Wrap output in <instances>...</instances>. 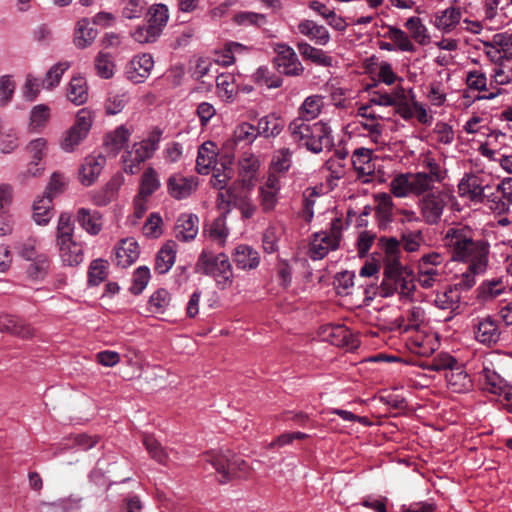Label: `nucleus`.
<instances>
[{"mask_svg":"<svg viewBox=\"0 0 512 512\" xmlns=\"http://www.w3.org/2000/svg\"><path fill=\"white\" fill-rule=\"evenodd\" d=\"M448 388L455 393H466L473 387L472 379L461 364L445 373Z\"/></svg>","mask_w":512,"mask_h":512,"instance_id":"6ab92c4d","label":"nucleus"},{"mask_svg":"<svg viewBox=\"0 0 512 512\" xmlns=\"http://www.w3.org/2000/svg\"><path fill=\"white\" fill-rule=\"evenodd\" d=\"M50 118V109L45 104H39L33 107L30 113V126L34 130L44 128Z\"/></svg>","mask_w":512,"mask_h":512,"instance_id":"13d9d810","label":"nucleus"},{"mask_svg":"<svg viewBox=\"0 0 512 512\" xmlns=\"http://www.w3.org/2000/svg\"><path fill=\"white\" fill-rule=\"evenodd\" d=\"M284 127V120L275 113H271L259 119L256 129L258 136L269 138L278 136Z\"/></svg>","mask_w":512,"mask_h":512,"instance_id":"c85d7f7f","label":"nucleus"},{"mask_svg":"<svg viewBox=\"0 0 512 512\" xmlns=\"http://www.w3.org/2000/svg\"><path fill=\"white\" fill-rule=\"evenodd\" d=\"M217 153L215 144L212 142L203 143L198 149L196 169L199 174L206 175L215 164Z\"/></svg>","mask_w":512,"mask_h":512,"instance_id":"7c9ffc66","label":"nucleus"},{"mask_svg":"<svg viewBox=\"0 0 512 512\" xmlns=\"http://www.w3.org/2000/svg\"><path fill=\"white\" fill-rule=\"evenodd\" d=\"M232 259L237 268L242 270L255 269L260 263L258 251L246 244H240L234 249Z\"/></svg>","mask_w":512,"mask_h":512,"instance_id":"aec40b11","label":"nucleus"},{"mask_svg":"<svg viewBox=\"0 0 512 512\" xmlns=\"http://www.w3.org/2000/svg\"><path fill=\"white\" fill-rule=\"evenodd\" d=\"M43 87L45 88L43 81L29 74L22 89L23 97L28 101H33L37 98Z\"/></svg>","mask_w":512,"mask_h":512,"instance_id":"0e129e2a","label":"nucleus"},{"mask_svg":"<svg viewBox=\"0 0 512 512\" xmlns=\"http://www.w3.org/2000/svg\"><path fill=\"white\" fill-rule=\"evenodd\" d=\"M143 444L153 459L161 464H167L169 458L168 453L154 437L149 435L144 436Z\"/></svg>","mask_w":512,"mask_h":512,"instance_id":"6e6d98bb","label":"nucleus"},{"mask_svg":"<svg viewBox=\"0 0 512 512\" xmlns=\"http://www.w3.org/2000/svg\"><path fill=\"white\" fill-rule=\"evenodd\" d=\"M341 236V221L335 219L331 223L330 232L315 233L309 245V257L316 261L323 259L329 251L338 249Z\"/></svg>","mask_w":512,"mask_h":512,"instance_id":"0eeeda50","label":"nucleus"},{"mask_svg":"<svg viewBox=\"0 0 512 512\" xmlns=\"http://www.w3.org/2000/svg\"><path fill=\"white\" fill-rule=\"evenodd\" d=\"M105 163L106 158L100 154L86 157L80 168L81 183L86 186L91 185L100 175Z\"/></svg>","mask_w":512,"mask_h":512,"instance_id":"412c9836","label":"nucleus"},{"mask_svg":"<svg viewBox=\"0 0 512 512\" xmlns=\"http://www.w3.org/2000/svg\"><path fill=\"white\" fill-rule=\"evenodd\" d=\"M92 125V118L89 112L80 110L76 115L75 123L64 134L60 142L65 152H73L76 147L86 138Z\"/></svg>","mask_w":512,"mask_h":512,"instance_id":"9d476101","label":"nucleus"},{"mask_svg":"<svg viewBox=\"0 0 512 512\" xmlns=\"http://www.w3.org/2000/svg\"><path fill=\"white\" fill-rule=\"evenodd\" d=\"M283 235V228L277 225H269L262 236V245L266 253H274L278 250V242Z\"/></svg>","mask_w":512,"mask_h":512,"instance_id":"a19ab883","label":"nucleus"},{"mask_svg":"<svg viewBox=\"0 0 512 512\" xmlns=\"http://www.w3.org/2000/svg\"><path fill=\"white\" fill-rule=\"evenodd\" d=\"M489 184L485 179L477 174H465L458 184V193L460 197L466 198L475 203H482L487 197L486 190Z\"/></svg>","mask_w":512,"mask_h":512,"instance_id":"9b49d317","label":"nucleus"},{"mask_svg":"<svg viewBox=\"0 0 512 512\" xmlns=\"http://www.w3.org/2000/svg\"><path fill=\"white\" fill-rule=\"evenodd\" d=\"M76 220L90 235H97L102 230V216L98 211L80 208L77 211Z\"/></svg>","mask_w":512,"mask_h":512,"instance_id":"a878e982","label":"nucleus"},{"mask_svg":"<svg viewBox=\"0 0 512 512\" xmlns=\"http://www.w3.org/2000/svg\"><path fill=\"white\" fill-rule=\"evenodd\" d=\"M159 187L160 180L157 172L151 167L147 168L141 177L140 190L138 194L149 198L159 189Z\"/></svg>","mask_w":512,"mask_h":512,"instance_id":"37998d69","label":"nucleus"},{"mask_svg":"<svg viewBox=\"0 0 512 512\" xmlns=\"http://www.w3.org/2000/svg\"><path fill=\"white\" fill-rule=\"evenodd\" d=\"M254 79L257 83L265 85L268 88H278L281 87L283 83L282 78L275 75L266 66H261L256 70Z\"/></svg>","mask_w":512,"mask_h":512,"instance_id":"4d7b16f0","label":"nucleus"},{"mask_svg":"<svg viewBox=\"0 0 512 512\" xmlns=\"http://www.w3.org/2000/svg\"><path fill=\"white\" fill-rule=\"evenodd\" d=\"M376 216L378 218L380 228H386L392 221L393 201L391 195L381 193L377 196Z\"/></svg>","mask_w":512,"mask_h":512,"instance_id":"4c0bfd02","label":"nucleus"},{"mask_svg":"<svg viewBox=\"0 0 512 512\" xmlns=\"http://www.w3.org/2000/svg\"><path fill=\"white\" fill-rule=\"evenodd\" d=\"M0 331L9 332L22 338H29L34 333L31 326L9 315H0Z\"/></svg>","mask_w":512,"mask_h":512,"instance_id":"2f4dec72","label":"nucleus"},{"mask_svg":"<svg viewBox=\"0 0 512 512\" xmlns=\"http://www.w3.org/2000/svg\"><path fill=\"white\" fill-rule=\"evenodd\" d=\"M288 130L294 142L313 153H320L333 146L332 130L325 122L295 118L290 122Z\"/></svg>","mask_w":512,"mask_h":512,"instance_id":"f03ea898","label":"nucleus"},{"mask_svg":"<svg viewBox=\"0 0 512 512\" xmlns=\"http://www.w3.org/2000/svg\"><path fill=\"white\" fill-rule=\"evenodd\" d=\"M177 244L174 241L166 242L158 251L155 258L154 269L158 274L167 273L175 263Z\"/></svg>","mask_w":512,"mask_h":512,"instance_id":"bb28decb","label":"nucleus"},{"mask_svg":"<svg viewBox=\"0 0 512 512\" xmlns=\"http://www.w3.org/2000/svg\"><path fill=\"white\" fill-rule=\"evenodd\" d=\"M70 68V62L62 61L53 65L46 73L45 78L42 80L45 88L50 90L58 86L62 75Z\"/></svg>","mask_w":512,"mask_h":512,"instance_id":"8fccbe9b","label":"nucleus"},{"mask_svg":"<svg viewBox=\"0 0 512 512\" xmlns=\"http://www.w3.org/2000/svg\"><path fill=\"white\" fill-rule=\"evenodd\" d=\"M67 98L79 106L88 100V87L86 80L81 76H74L67 87Z\"/></svg>","mask_w":512,"mask_h":512,"instance_id":"473e14b6","label":"nucleus"},{"mask_svg":"<svg viewBox=\"0 0 512 512\" xmlns=\"http://www.w3.org/2000/svg\"><path fill=\"white\" fill-rule=\"evenodd\" d=\"M293 152L286 147L276 150L271 161V169L277 173L287 172L292 164Z\"/></svg>","mask_w":512,"mask_h":512,"instance_id":"c03bdc74","label":"nucleus"},{"mask_svg":"<svg viewBox=\"0 0 512 512\" xmlns=\"http://www.w3.org/2000/svg\"><path fill=\"white\" fill-rule=\"evenodd\" d=\"M373 151L368 148L359 147L355 149L351 156V162L357 177L363 182H368L369 177L375 173L376 165L373 160Z\"/></svg>","mask_w":512,"mask_h":512,"instance_id":"2eb2a0df","label":"nucleus"},{"mask_svg":"<svg viewBox=\"0 0 512 512\" xmlns=\"http://www.w3.org/2000/svg\"><path fill=\"white\" fill-rule=\"evenodd\" d=\"M461 294L453 286H448L441 291H437L433 304L438 309L448 311L450 316L446 320L452 319L453 316L459 314Z\"/></svg>","mask_w":512,"mask_h":512,"instance_id":"f3484780","label":"nucleus"},{"mask_svg":"<svg viewBox=\"0 0 512 512\" xmlns=\"http://www.w3.org/2000/svg\"><path fill=\"white\" fill-rule=\"evenodd\" d=\"M384 36L389 38L393 42V45L400 51L415 52L416 50L409 36L397 27L389 26Z\"/></svg>","mask_w":512,"mask_h":512,"instance_id":"ea45409f","label":"nucleus"},{"mask_svg":"<svg viewBox=\"0 0 512 512\" xmlns=\"http://www.w3.org/2000/svg\"><path fill=\"white\" fill-rule=\"evenodd\" d=\"M88 275L90 285H99L107 276V262L102 259L93 260Z\"/></svg>","mask_w":512,"mask_h":512,"instance_id":"680f3d73","label":"nucleus"},{"mask_svg":"<svg viewBox=\"0 0 512 512\" xmlns=\"http://www.w3.org/2000/svg\"><path fill=\"white\" fill-rule=\"evenodd\" d=\"M196 271L212 277L219 289H226L233 284L232 265L225 253L215 254L207 248L203 249L196 262Z\"/></svg>","mask_w":512,"mask_h":512,"instance_id":"20e7f679","label":"nucleus"},{"mask_svg":"<svg viewBox=\"0 0 512 512\" xmlns=\"http://www.w3.org/2000/svg\"><path fill=\"white\" fill-rule=\"evenodd\" d=\"M53 215L52 197L44 194L33 204V219L38 225H46Z\"/></svg>","mask_w":512,"mask_h":512,"instance_id":"e433bc0d","label":"nucleus"},{"mask_svg":"<svg viewBox=\"0 0 512 512\" xmlns=\"http://www.w3.org/2000/svg\"><path fill=\"white\" fill-rule=\"evenodd\" d=\"M259 169V160L252 154H244L238 163V172L244 185H249Z\"/></svg>","mask_w":512,"mask_h":512,"instance_id":"c9c22d12","label":"nucleus"},{"mask_svg":"<svg viewBox=\"0 0 512 512\" xmlns=\"http://www.w3.org/2000/svg\"><path fill=\"white\" fill-rule=\"evenodd\" d=\"M462 11L458 7H448L438 11L433 20L434 26L443 33H450L460 23Z\"/></svg>","mask_w":512,"mask_h":512,"instance_id":"5701e85b","label":"nucleus"},{"mask_svg":"<svg viewBox=\"0 0 512 512\" xmlns=\"http://www.w3.org/2000/svg\"><path fill=\"white\" fill-rule=\"evenodd\" d=\"M505 291L502 278L484 280L476 289L477 298L481 301L492 300Z\"/></svg>","mask_w":512,"mask_h":512,"instance_id":"72a5a7b5","label":"nucleus"},{"mask_svg":"<svg viewBox=\"0 0 512 512\" xmlns=\"http://www.w3.org/2000/svg\"><path fill=\"white\" fill-rule=\"evenodd\" d=\"M494 47L499 49L506 60H512V34L498 33L493 36Z\"/></svg>","mask_w":512,"mask_h":512,"instance_id":"338daca9","label":"nucleus"},{"mask_svg":"<svg viewBox=\"0 0 512 512\" xmlns=\"http://www.w3.org/2000/svg\"><path fill=\"white\" fill-rule=\"evenodd\" d=\"M320 335L324 341L348 350L356 349L359 345L358 338L344 325H327L321 329Z\"/></svg>","mask_w":512,"mask_h":512,"instance_id":"f8f14e48","label":"nucleus"},{"mask_svg":"<svg viewBox=\"0 0 512 512\" xmlns=\"http://www.w3.org/2000/svg\"><path fill=\"white\" fill-rule=\"evenodd\" d=\"M229 235V230L226 225V216L221 215L217 217L210 226L209 237L217 241L219 246L223 247Z\"/></svg>","mask_w":512,"mask_h":512,"instance_id":"603ef678","label":"nucleus"},{"mask_svg":"<svg viewBox=\"0 0 512 512\" xmlns=\"http://www.w3.org/2000/svg\"><path fill=\"white\" fill-rule=\"evenodd\" d=\"M154 59L149 53L134 56L126 66V76L133 83H143L151 74Z\"/></svg>","mask_w":512,"mask_h":512,"instance_id":"ddd939ff","label":"nucleus"},{"mask_svg":"<svg viewBox=\"0 0 512 512\" xmlns=\"http://www.w3.org/2000/svg\"><path fill=\"white\" fill-rule=\"evenodd\" d=\"M258 136L256 126L243 122L239 124L233 133V139L236 144L241 142L251 144Z\"/></svg>","mask_w":512,"mask_h":512,"instance_id":"5fc2aeb1","label":"nucleus"},{"mask_svg":"<svg viewBox=\"0 0 512 512\" xmlns=\"http://www.w3.org/2000/svg\"><path fill=\"white\" fill-rule=\"evenodd\" d=\"M74 223L68 213H62L58 219L56 245L59 257L65 266H77L83 262V245L73 238Z\"/></svg>","mask_w":512,"mask_h":512,"instance_id":"7ed1b4c3","label":"nucleus"},{"mask_svg":"<svg viewBox=\"0 0 512 512\" xmlns=\"http://www.w3.org/2000/svg\"><path fill=\"white\" fill-rule=\"evenodd\" d=\"M169 19L168 9L163 4H156L149 9L148 24L158 29L161 34Z\"/></svg>","mask_w":512,"mask_h":512,"instance_id":"49530a36","label":"nucleus"},{"mask_svg":"<svg viewBox=\"0 0 512 512\" xmlns=\"http://www.w3.org/2000/svg\"><path fill=\"white\" fill-rule=\"evenodd\" d=\"M206 461L220 475L219 482L222 484L233 478H242L249 474L250 468L247 462L229 449L208 453Z\"/></svg>","mask_w":512,"mask_h":512,"instance_id":"423d86ee","label":"nucleus"},{"mask_svg":"<svg viewBox=\"0 0 512 512\" xmlns=\"http://www.w3.org/2000/svg\"><path fill=\"white\" fill-rule=\"evenodd\" d=\"M297 49L304 60L311 61L322 67H331L333 65V58L331 56L324 50L316 48L305 41L298 42Z\"/></svg>","mask_w":512,"mask_h":512,"instance_id":"393cba45","label":"nucleus"},{"mask_svg":"<svg viewBox=\"0 0 512 512\" xmlns=\"http://www.w3.org/2000/svg\"><path fill=\"white\" fill-rule=\"evenodd\" d=\"M32 263L29 265L27 269V274L32 279H41L43 278L49 268V259L46 255L40 254L37 255L34 259L31 260Z\"/></svg>","mask_w":512,"mask_h":512,"instance_id":"052dcab7","label":"nucleus"},{"mask_svg":"<svg viewBox=\"0 0 512 512\" xmlns=\"http://www.w3.org/2000/svg\"><path fill=\"white\" fill-rule=\"evenodd\" d=\"M150 280V269L147 266L138 267L132 275V283L129 288L134 295L141 294Z\"/></svg>","mask_w":512,"mask_h":512,"instance_id":"864d4df0","label":"nucleus"},{"mask_svg":"<svg viewBox=\"0 0 512 512\" xmlns=\"http://www.w3.org/2000/svg\"><path fill=\"white\" fill-rule=\"evenodd\" d=\"M323 107V97L319 95H312L307 97L301 104L296 118L307 119L314 121L321 112Z\"/></svg>","mask_w":512,"mask_h":512,"instance_id":"58836bf2","label":"nucleus"},{"mask_svg":"<svg viewBox=\"0 0 512 512\" xmlns=\"http://www.w3.org/2000/svg\"><path fill=\"white\" fill-rule=\"evenodd\" d=\"M383 274L382 289L384 296H391L397 293L401 299H413L416 285L410 268L393 262L388 267H385Z\"/></svg>","mask_w":512,"mask_h":512,"instance_id":"39448f33","label":"nucleus"},{"mask_svg":"<svg viewBox=\"0 0 512 512\" xmlns=\"http://www.w3.org/2000/svg\"><path fill=\"white\" fill-rule=\"evenodd\" d=\"M390 191L398 198H404L412 194L410 173L396 175L390 182Z\"/></svg>","mask_w":512,"mask_h":512,"instance_id":"a18cd8bd","label":"nucleus"},{"mask_svg":"<svg viewBox=\"0 0 512 512\" xmlns=\"http://www.w3.org/2000/svg\"><path fill=\"white\" fill-rule=\"evenodd\" d=\"M467 269L464 271L458 278L457 282L453 285L454 288L457 289L458 292L467 291L471 289L476 284V277L483 275L488 265H484L481 270H473L472 264H466Z\"/></svg>","mask_w":512,"mask_h":512,"instance_id":"79ce46f5","label":"nucleus"},{"mask_svg":"<svg viewBox=\"0 0 512 512\" xmlns=\"http://www.w3.org/2000/svg\"><path fill=\"white\" fill-rule=\"evenodd\" d=\"M97 35L98 31L94 28V24L89 19L83 18L77 23L74 43L78 48L84 49L93 43Z\"/></svg>","mask_w":512,"mask_h":512,"instance_id":"c756f323","label":"nucleus"},{"mask_svg":"<svg viewBox=\"0 0 512 512\" xmlns=\"http://www.w3.org/2000/svg\"><path fill=\"white\" fill-rule=\"evenodd\" d=\"M145 9L143 0H122V15L127 19L141 17Z\"/></svg>","mask_w":512,"mask_h":512,"instance_id":"774afa93","label":"nucleus"},{"mask_svg":"<svg viewBox=\"0 0 512 512\" xmlns=\"http://www.w3.org/2000/svg\"><path fill=\"white\" fill-rule=\"evenodd\" d=\"M159 36L160 33L158 32V29L150 27L149 24L138 26L132 32L133 39L141 44L154 42Z\"/></svg>","mask_w":512,"mask_h":512,"instance_id":"69168bd1","label":"nucleus"},{"mask_svg":"<svg viewBox=\"0 0 512 512\" xmlns=\"http://www.w3.org/2000/svg\"><path fill=\"white\" fill-rule=\"evenodd\" d=\"M138 257L139 246L132 238L122 240L115 248V262L120 267L130 266Z\"/></svg>","mask_w":512,"mask_h":512,"instance_id":"4be33fe9","label":"nucleus"},{"mask_svg":"<svg viewBox=\"0 0 512 512\" xmlns=\"http://www.w3.org/2000/svg\"><path fill=\"white\" fill-rule=\"evenodd\" d=\"M446 205L447 194L441 190L424 195L418 203L422 219L429 225L440 222Z\"/></svg>","mask_w":512,"mask_h":512,"instance_id":"1a4fd4ad","label":"nucleus"},{"mask_svg":"<svg viewBox=\"0 0 512 512\" xmlns=\"http://www.w3.org/2000/svg\"><path fill=\"white\" fill-rule=\"evenodd\" d=\"M443 245L455 262L472 264L473 270H481L489 263L490 244L467 225L448 227L443 234Z\"/></svg>","mask_w":512,"mask_h":512,"instance_id":"f257e3e1","label":"nucleus"},{"mask_svg":"<svg viewBox=\"0 0 512 512\" xmlns=\"http://www.w3.org/2000/svg\"><path fill=\"white\" fill-rule=\"evenodd\" d=\"M197 186L198 180L196 177H186L179 173L171 175L167 182L168 193L178 200L190 196Z\"/></svg>","mask_w":512,"mask_h":512,"instance_id":"dca6fc26","label":"nucleus"},{"mask_svg":"<svg viewBox=\"0 0 512 512\" xmlns=\"http://www.w3.org/2000/svg\"><path fill=\"white\" fill-rule=\"evenodd\" d=\"M297 29L301 35L307 37L310 41L319 46H326L331 40L328 29L313 20L304 19L300 21L297 25Z\"/></svg>","mask_w":512,"mask_h":512,"instance_id":"a211bd4d","label":"nucleus"},{"mask_svg":"<svg viewBox=\"0 0 512 512\" xmlns=\"http://www.w3.org/2000/svg\"><path fill=\"white\" fill-rule=\"evenodd\" d=\"M273 51L275 53L273 65L279 73L290 77H298L304 73V66L291 46L286 43H276Z\"/></svg>","mask_w":512,"mask_h":512,"instance_id":"6e6552de","label":"nucleus"},{"mask_svg":"<svg viewBox=\"0 0 512 512\" xmlns=\"http://www.w3.org/2000/svg\"><path fill=\"white\" fill-rule=\"evenodd\" d=\"M199 219L193 214H182L175 226V237L183 242L193 240L198 234Z\"/></svg>","mask_w":512,"mask_h":512,"instance_id":"b1692460","label":"nucleus"},{"mask_svg":"<svg viewBox=\"0 0 512 512\" xmlns=\"http://www.w3.org/2000/svg\"><path fill=\"white\" fill-rule=\"evenodd\" d=\"M405 27L409 30L411 37L419 44L425 45L428 43L427 28L422 23L421 19L416 16L408 18L405 22Z\"/></svg>","mask_w":512,"mask_h":512,"instance_id":"de8ad7c7","label":"nucleus"},{"mask_svg":"<svg viewBox=\"0 0 512 512\" xmlns=\"http://www.w3.org/2000/svg\"><path fill=\"white\" fill-rule=\"evenodd\" d=\"M131 134V129L125 125H120L106 135L104 145L106 149L115 156L123 149Z\"/></svg>","mask_w":512,"mask_h":512,"instance_id":"cd10ccee","label":"nucleus"},{"mask_svg":"<svg viewBox=\"0 0 512 512\" xmlns=\"http://www.w3.org/2000/svg\"><path fill=\"white\" fill-rule=\"evenodd\" d=\"M411 176V190L415 196L426 195L433 190L435 182L433 175L427 174L426 172L410 173Z\"/></svg>","mask_w":512,"mask_h":512,"instance_id":"f704fd0d","label":"nucleus"},{"mask_svg":"<svg viewBox=\"0 0 512 512\" xmlns=\"http://www.w3.org/2000/svg\"><path fill=\"white\" fill-rule=\"evenodd\" d=\"M382 248L385 252V258L383 260L384 268L388 267L393 262L395 264H402L399 260L400 248L399 241L396 238H381Z\"/></svg>","mask_w":512,"mask_h":512,"instance_id":"09e8293b","label":"nucleus"},{"mask_svg":"<svg viewBox=\"0 0 512 512\" xmlns=\"http://www.w3.org/2000/svg\"><path fill=\"white\" fill-rule=\"evenodd\" d=\"M481 377L484 380V389L492 394L500 391V387L504 384L502 378L489 367L483 368Z\"/></svg>","mask_w":512,"mask_h":512,"instance_id":"e2e57ef3","label":"nucleus"},{"mask_svg":"<svg viewBox=\"0 0 512 512\" xmlns=\"http://www.w3.org/2000/svg\"><path fill=\"white\" fill-rule=\"evenodd\" d=\"M501 330L491 316L476 319L474 324L475 339L488 347L496 345L501 339Z\"/></svg>","mask_w":512,"mask_h":512,"instance_id":"4468645a","label":"nucleus"},{"mask_svg":"<svg viewBox=\"0 0 512 512\" xmlns=\"http://www.w3.org/2000/svg\"><path fill=\"white\" fill-rule=\"evenodd\" d=\"M170 300V293L166 289H158L150 296V310L154 313H163L169 306Z\"/></svg>","mask_w":512,"mask_h":512,"instance_id":"bf43d9fd","label":"nucleus"},{"mask_svg":"<svg viewBox=\"0 0 512 512\" xmlns=\"http://www.w3.org/2000/svg\"><path fill=\"white\" fill-rule=\"evenodd\" d=\"M114 62L112 56L105 52H99L95 58V70L99 77L109 79L114 75Z\"/></svg>","mask_w":512,"mask_h":512,"instance_id":"3c124183","label":"nucleus"}]
</instances>
